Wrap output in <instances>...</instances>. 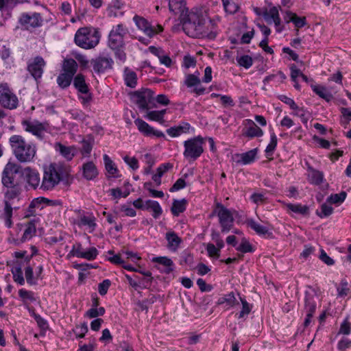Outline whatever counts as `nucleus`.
I'll return each mask as SVG.
<instances>
[{"instance_id":"27","label":"nucleus","mask_w":351,"mask_h":351,"mask_svg":"<svg viewBox=\"0 0 351 351\" xmlns=\"http://www.w3.org/2000/svg\"><path fill=\"white\" fill-rule=\"evenodd\" d=\"M55 149L56 151L59 152L60 154L68 160H72L77 152L75 147H66L60 143H56L55 144Z\"/></svg>"},{"instance_id":"24","label":"nucleus","mask_w":351,"mask_h":351,"mask_svg":"<svg viewBox=\"0 0 351 351\" xmlns=\"http://www.w3.org/2000/svg\"><path fill=\"white\" fill-rule=\"evenodd\" d=\"M185 84L188 87L195 86L193 92L198 95H203L206 90L205 88L199 86L200 84V79L198 75L195 74H189L186 76Z\"/></svg>"},{"instance_id":"7","label":"nucleus","mask_w":351,"mask_h":351,"mask_svg":"<svg viewBox=\"0 0 351 351\" xmlns=\"http://www.w3.org/2000/svg\"><path fill=\"white\" fill-rule=\"evenodd\" d=\"M213 215L218 217L222 232L230 230L234 222L233 210L228 209L221 203H217Z\"/></svg>"},{"instance_id":"35","label":"nucleus","mask_w":351,"mask_h":351,"mask_svg":"<svg viewBox=\"0 0 351 351\" xmlns=\"http://www.w3.org/2000/svg\"><path fill=\"white\" fill-rule=\"evenodd\" d=\"M218 303L219 304H226V306H227L226 307L227 309L239 304V302L237 300L235 295L232 292H231L227 295H225L222 298H220L218 300Z\"/></svg>"},{"instance_id":"54","label":"nucleus","mask_w":351,"mask_h":351,"mask_svg":"<svg viewBox=\"0 0 351 351\" xmlns=\"http://www.w3.org/2000/svg\"><path fill=\"white\" fill-rule=\"evenodd\" d=\"M98 255V250L95 247H91L83 252L82 258L86 259L88 261H93L96 258Z\"/></svg>"},{"instance_id":"61","label":"nucleus","mask_w":351,"mask_h":351,"mask_svg":"<svg viewBox=\"0 0 351 351\" xmlns=\"http://www.w3.org/2000/svg\"><path fill=\"white\" fill-rule=\"evenodd\" d=\"M83 250L81 243H77L74 244L70 251L68 256H76L77 258H82L83 254Z\"/></svg>"},{"instance_id":"39","label":"nucleus","mask_w":351,"mask_h":351,"mask_svg":"<svg viewBox=\"0 0 351 351\" xmlns=\"http://www.w3.org/2000/svg\"><path fill=\"white\" fill-rule=\"evenodd\" d=\"M146 210H151L152 211V216L157 219L162 213V210L159 203L156 201L147 200Z\"/></svg>"},{"instance_id":"58","label":"nucleus","mask_w":351,"mask_h":351,"mask_svg":"<svg viewBox=\"0 0 351 351\" xmlns=\"http://www.w3.org/2000/svg\"><path fill=\"white\" fill-rule=\"evenodd\" d=\"M339 333L343 335H349L351 332V323L349 322V317L347 316L343 322L341 324Z\"/></svg>"},{"instance_id":"42","label":"nucleus","mask_w":351,"mask_h":351,"mask_svg":"<svg viewBox=\"0 0 351 351\" xmlns=\"http://www.w3.org/2000/svg\"><path fill=\"white\" fill-rule=\"evenodd\" d=\"M244 134L250 138L260 137L263 135V132L253 121H251V125L247 128Z\"/></svg>"},{"instance_id":"34","label":"nucleus","mask_w":351,"mask_h":351,"mask_svg":"<svg viewBox=\"0 0 351 351\" xmlns=\"http://www.w3.org/2000/svg\"><path fill=\"white\" fill-rule=\"evenodd\" d=\"M247 226L254 230L259 235H266L269 233V228L264 226L253 219H249L247 221Z\"/></svg>"},{"instance_id":"36","label":"nucleus","mask_w":351,"mask_h":351,"mask_svg":"<svg viewBox=\"0 0 351 351\" xmlns=\"http://www.w3.org/2000/svg\"><path fill=\"white\" fill-rule=\"evenodd\" d=\"M313 90L321 98L327 101H330L332 99V95L324 86L312 85Z\"/></svg>"},{"instance_id":"9","label":"nucleus","mask_w":351,"mask_h":351,"mask_svg":"<svg viewBox=\"0 0 351 351\" xmlns=\"http://www.w3.org/2000/svg\"><path fill=\"white\" fill-rule=\"evenodd\" d=\"M22 125L26 132L32 134L40 140H43L49 131V125L47 123H41L37 120H25L23 121Z\"/></svg>"},{"instance_id":"48","label":"nucleus","mask_w":351,"mask_h":351,"mask_svg":"<svg viewBox=\"0 0 351 351\" xmlns=\"http://www.w3.org/2000/svg\"><path fill=\"white\" fill-rule=\"evenodd\" d=\"M95 307L90 308L86 313V315L89 318H95L98 316H101L105 313V309L104 307L97 308V302L96 301L94 304Z\"/></svg>"},{"instance_id":"46","label":"nucleus","mask_w":351,"mask_h":351,"mask_svg":"<svg viewBox=\"0 0 351 351\" xmlns=\"http://www.w3.org/2000/svg\"><path fill=\"white\" fill-rule=\"evenodd\" d=\"M186 201L185 199L174 200L171 207V212L175 216H178L186 209Z\"/></svg>"},{"instance_id":"29","label":"nucleus","mask_w":351,"mask_h":351,"mask_svg":"<svg viewBox=\"0 0 351 351\" xmlns=\"http://www.w3.org/2000/svg\"><path fill=\"white\" fill-rule=\"evenodd\" d=\"M124 5L125 4L121 0H112L108 8V15L114 17L122 15Z\"/></svg>"},{"instance_id":"43","label":"nucleus","mask_w":351,"mask_h":351,"mask_svg":"<svg viewBox=\"0 0 351 351\" xmlns=\"http://www.w3.org/2000/svg\"><path fill=\"white\" fill-rule=\"evenodd\" d=\"M225 11L230 14H233L236 13L239 8V4L237 0H221Z\"/></svg>"},{"instance_id":"26","label":"nucleus","mask_w":351,"mask_h":351,"mask_svg":"<svg viewBox=\"0 0 351 351\" xmlns=\"http://www.w3.org/2000/svg\"><path fill=\"white\" fill-rule=\"evenodd\" d=\"M83 176L88 180L95 179L98 175V170L93 162L84 163L82 167Z\"/></svg>"},{"instance_id":"22","label":"nucleus","mask_w":351,"mask_h":351,"mask_svg":"<svg viewBox=\"0 0 351 351\" xmlns=\"http://www.w3.org/2000/svg\"><path fill=\"white\" fill-rule=\"evenodd\" d=\"M263 16L268 23L271 24V23H274L276 27L278 28V32L281 31V29L278 28L280 25L281 20L277 7L273 6L269 10L265 9L263 12Z\"/></svg>"},{"instance_id":"23","label":"nucleus","mask_w":351,"mask_h":351,"mask_svg":"<svg viewBox=\"0 0 351 351\" xmlns=\"http://www.w3.org/2000/svg\"><path fill=\"white\" fill-rule=\"evenodd\" d=\"M315 298V294H311L308 292L306 293L305 310L306 313V317L304 321V325L306 326H307L311 322V318L313 317V315L315 311L316 304Z\"/></svg>"},{"instance_id":"41","label":"nucleus","mask_w":351,"mask_h":351,"mask_svg":"<svg viewBox=\"0 0 351 351\" xmlns=\"http://www.w3.org/2000/svg\"><path fill=\"white\" fill-rule=\"evenodd\" d=\"M166 239L168 241V247L171 250H176L181 242L178 235L174 232H169L166 234Z\"/></svg>"},{"instance_id":"50","label":"nucleus","mask_w":351,"mask_h":351,"mask_svg":"<svg viewBox=\"0 0 351 351\" xmlns=\"http://www.w3.org/2000/svg\"><path fill=\"white\" fill-rule=\"evenodd\" d=\"M277 145V137L274 133H272L270 136V142L265 149L267 157L272 156L274 149Z\"/></svg>"},{"instance_id":"16","label":"nucleus","mask_w":351,"mask_h":351,"mask_svg":"<svg viewBox=\"0 0 351 351\" xmlns=\"http://www.w3.org/2000/svg\"><path fill=\"white\" fill-rule=\"evenodd\" d=\"M45 66L44 59L40 56H36L28 62L27 71L36 80H38L42 77Z\"/></svg>"},{"instance_id":"30","label":"nucleus","mask_w":351,"mask_h":351,"mask_svg":"<svg viewBox=\"0 0 351 351\" xmlns=\"http://www.w3.org/2000/svg\"><path fill=\"white\" fill-rule=\"evenodd\" d=\"M308 180L313 184H320L324 180V174L322 171L308 167L307 173Z\"/></svg>"},{"instance_id":"44","label":"nucleus","mask_w":351,"mask_h":351,"mask_svg":"<svg viewBox=\"0 0 351 351\" xmlns=\"http://www.w3.org/2000/svg\"><path fill=\"white\" fill-rule=\"evenodd\" d=\"M293 110V114L300 118L301 121L304 123H306L310 118V112L304 109L303 107H300L296 105L295 108L292 109Z\"/></svg>"},{"instance_id":"53","label":"nucleus","mask_w":351,"mask_h":351,"mask_svg":"<svg viewBox=\"0 0 351 351\" xmlns=\"http://www.w3.org/2000/svg\"><path fill=\"white\" fill-rule=\"evenodd\" d=\"M104 160L105 167H106V171L110 174L114 176L117 172V169L114 166V164L113 163V162L106 154H105L104 156Z\"/></svg>"},{"instance_id":"2","label":"nucleus","mask_w":351,"mask_h":351,"mask_svg":"<svg viewBox=\"0 0 351 351\" xmlns=\"http://www.w3.org/2000/svg\"><path fill=\"white\" fill-rule=\"evenodd\" d=\"M69 176L67 167L60 163H51L44 168L40 189L44 191H52Z\"/></svg>"},{"instance_id":"11","label":"nucleus","mask_w":351,"mask_h":351,"mask_svg":"<svg viewBox=\"0 0 351 351\" xmlns=\"http://www.w3.org/2000/svg\"><path fill=\"white\" fill-rule=\"evenodd\" d=\"M131 98L139 108L143 110L152 108L154 100L153 92L147 88L134 92Z\"/></svg>"},{"instance_id":"57","label":"nucleus","mask_w":351,"mask_h":351,"mask_svg":"<svg viewBox=\"0 0 351 351\" xmlns=\"http://www.w3.org/2000/svg\"><path fill=\"white\" fill-rule=\"evenodd\" d=\"M13 278L14 282H17L20 285H23L25 283V279L23 278V271L21 267H15L12 269Z\"/></svg>"},{"instance_id":"40","label":"nucleus","mask_w":351,"mask_h":351,"mask_svg":"<svg viewBox=\"0 0 351 351\" xmlns=\"http://www.w3.org/2000/svg\"><path fill=\"white\" fill-rule=\"evenodd\" d=\"M152 262L158 263L165 267V272L173 271V261L166 256H158L152 258Z\"/></svg>"},{"instance_id":"8","label":"nucleus","mask_w":351,"mask_h":351,"mask_svg":"<svg viewBox=\"0 0 351 351\" xmlns=\"http://www.w3.org/2000/svg\"><path fill=\"white\" fill-rule=\"evenodd\" d=\"M20 166L14 162L9 161L1 173V182L4 186H13L16 184V176L19 173Z\"/></svg>"},{"instance_id":"18","label":"nucleus","mask_w":351,"mask_h":351,"mask_svg":"<svg viewBox=\"0 0 351 351\" xmlns=\"http://www.w3.org/2000/svg\"><path fill=\"white\" fill-rule=\"evenodd\" d=\"M23 173L25 180L30 188L33 189L39 188L40 189L41 182L38 171L28 167L24 169Z\"/></svg>"},{"instance_id":"5","label":"nucleus","mask_w":351,"mask_h":351,"mask_svg":"<svg viewBox=\"0 0 351 351\" xmlns=\"http://www.w3.org/2000/svg\"><path fill=\"white\" fill-rule=\"evenodd\" d=\"M205 141L206 138L201 136H196L184 141L183 143L184 158L189 162L198 159L204 152Z\"/></svg>"},{"instance_id":"28","label":"nucleus","mask_w":351,"mask_h":351,"mask_svg":"<svg viewBox=\"0 0 351 351\" xmlns=\"http://www.w3.org/2000/svg\"><path fill=\"white\" fill-rule=\"evenodd\" d=\"M184 0H169V10L175 14H180V18L182 14L185 13L186 10H189L185 7Z\"/></svg>"},{"instance_id":"56","label":"nucleus","mask_w":351,"mask_h":351,"mask_svg":"<svg viewBox=\"0 0 351 351\" xmlns=\"http://www.w3.org/2000/svg\"><path fill=\"white\" fill-rule=\"evenodd\" d=\"M241 304H242V309L238 314V318L242 319L247 316L251 311V306L249 303L244 299L240 298Z\"/></svg>"},{"instance_id":"6","label":"nucleus","mask_w":351,"mask_h":351,"mask_svg":"<svg viewBox=\"0 0 351 351\" xmlns=\"http://www.w3.org/2000/svg\"><path fill=\"white\" fill-rule=\"evenodd\" d=\"M99 32L91 27H82L79 29L75 35V44L86 49L94 48L99 41Z\"/></svg>"},{"instance_id":"1","label":"nucleus","mask_w":351,"mask_h":351,"mask_svg":"<svg viewBox=\"0 0 351 351\" xmlns=\"http://www.w3.org/2000/svg\"><path fill=\"white\" fill-rule=\"evenodd\" d=\"M180 20L183 31L189 36L207 37L210 39L216 36L213 23L211 21H207V15L202 8H193L191 10H186Z\"/></svg>"},{"instance_id":"3","label":"nucleus","mask_w":351,"mask_h":351,"mask_svg":"<svg viewBox=\"0 0 351 351\" xmlns=\"http://www.w3.org/2000/svg\"><path fill=\"white\" fill-rule=\"evenodd\" d=\"M9 143L14 156L20 162H29L34 158L36 146L27 143L22 136L12 135L9 139Z\"/></svg>"},{"instance_id":"15","label":"nucleus","mask_w":351,"mask_h":351,"mask_svg":"<svg viewBox=\"0 0 351 351\" xmlns=\"http://www.w3.org/2000/svg\"><path fill=\"white\" fill-rule=\"evenodd\" d=\"M133 20L137 27L143 32L149 38L163 30L161 25H157L156 27L152 26L144 18L139 16H134Z\"/></svg>"},{"instance_id":"19","label":"nucleus","mask_w":351,"mask_h":351,"mask_svg":"<svg viewBox=\"0 0 351 351\" xmlns=\"http://www.w3.org/2000/svg\"><path fill=\"white\" fill-rule=\"evenodd\" d=\"M112 64V59L107 56H99L91 61L93 70L98 73H104L107 69H111Z\"/></svg>"},{"instance_id":"47","label":"nucleus","mask_w":351,"mask_h":351,"mask_svg":"<svg viewBox=\"0 0 351 351\" xmlns=\"http://www.w3.org/2000/svg\"><path fill=\"white\" fill-rule=\"evenodd\" d=\"M73 77L69 74L62 72L58 76L57 83L60 87L65 88L71 84Z\"/></svg>"},{"instance_id":"32","label":"nucleus","mask_w":351,"mask_h":351,"mask_svg":"<svg viewBox=\"0 0 351 351\" xmlns=\"http://www.w3.org/2000/svg\"><path fill=\"white\" fill-rule=\"evenodd\" d=\"M73 85L75 88L80 93H88L89 88L85 81V77L82 74H77L73 80Z\"/></svg>"},{"instance_id":"13","label":"nucleus","mask_w":351,"mask_h":351,"mask_svg":"<svg viewBox=\"0 0 351 351\" xmlns=\"http://www.w3.org/2000/svg\"><path fill=\"white\" fill-rule=\"evenodd\" d=\"M55 205L56 204L53 200H50L47 198L40 197L34 198L29 204L28 207L24 210L23 217L28 219L31 217L35 218L37 215V210H41L43 209V205Z\"/></svg>"},{"instance_id":"37","label":"nucleus","mask_w":351,"mask_h":351,"mask_svg":"<svg viewBox=\"0 0 351 351\" xmlns=\"http://www.w3.org/2000/svg\"><path fill=\"white\" fill-rule=\"evenodd\" d=\"M123 43V38L118 34L110 32L108 38V45L113 49H117L121 47Z\"/></svg>"},{"instance_id":"62","label":"nucleus","mask_w":351,"mask_h":351,"mask_svg":"<svg viewBox=\"0 0 351 351\" xmlns=\"http://www.w3.org/2000/svg\"><path fill=\"white\" fill-rule=\"evenodd\" d=\"M237 62L240 66L245 69H249L253 64L252 58L247 55L242 56L237 59Z\"/></svg>"},{"instance_id":"17","label":"nucleus","mask_w":351,"mask_h":351,"mask_svg":"<svg viewBox=\"0 0 351 351\" xmlns=\"http://www.w3.org/2000/svg\"><path fill=\"white\" fill-rule=\"evenodd\" d=\"M134 124L137 127L138 131L145 136L165 138V135L162 132L155 130L153 127L141 119H136L134 121Z\"/></svg>"},{"instance_id":"51","label":"nucleus","mask_w":351,"mask_h":351,"mask_svg":"<svg viewBox=\"0 0 351 351\" xmlns=\"http://www.w3.org/2000/svg\"><path fill=\"white\" fill-rule=\"evenodd\" d=\"M287 207L289 210L301 215H306L308 210V208L306 206L302 204H289L287 205Z\"/></svg>"},{"instance_id":"4","label":"nucleus","mask_w":351,"mask_h":351,"mask_svg":"<svg viewBox=\"0 0 351 351\" xmlns=\"http://www.w3.org/2000/svg\"><path fill=\"white\" fill-rule=\"evenodd\" d=\"M39 221V218H34L27 223H19L16 225L15 231L18 234L23 229V233L21 237H16L12 232H9L8 241L10 244L18 245L30 240L35 234L36 231V223Z\"/></svg>"},{"instance_id":"25","label":"nucleus","mask_w":351,"mask_h":351,"mask_svg":"<svg viewBox=\"0 0 351 351\" xmlns=\"http://www.w3.org/2000/svg\"><path fill=\"white\" fill-rule=\"evenodd\" d=\"M191 129L193 130L189 123L183 122L177 126L167 129V133L171 137H178L182 134L189 133Z\"/></svg>"},{"instance_id":"31","label":"nucleus","mask_w":351,"mask_h":351,"mask_svg":"<svg viewBox=\"0 0 351 351\" xmlns=\"http://www.w3.org/2000/svg\"><path fill=\"white\" fill-rule=\"evenodd\" d=\"M8 189L5 193V202H10L12 204V202L14 199H19V195L21 194V189L19 184H16L13 186H5Z\"/></svg>"},{"instance_id":"49","label":"nucleus","mask_w":351,"mask_h":351,"mask_svg":"<svg viewBox=\"0 0 351 351\" xmlns=\"http://www.w3.org/2000/svg\"><path fill=\"white\" fill-rule=\"evenodd\" d=\"M19 295L23 302H32L36 300L34 293L31 291L21 289L19 291Z\"/></svg>"},{"instance_id":"45","label":"nucleus","mask_w":351,"mask_h":351,"mask_svg":"<svg viewBox=\"0 0 351 351\" xmlns=\"http://www.w3.org/2000/svg\"><path fill=\"white\" fill-rule=\"evenodd\" d=\"M166 113V110L148 111L145 117L151 121L161 122Z\"/></svg>"},{"instance_id":"38","label":"nucleus","mask_w":351,"mask_h":351,"mask_svg":"<svg viewBox=\"0 0 351 351\" xmlns=\"http://www.w3.org/2000/svg\"><path fill=\"white\" fill-rule=\"evenodd\" d=\"M124 80L125 84L131 88H134L137 84V76L135 72L128 69H125Z\"/></svg>"},{"instance_id":"21","label":"nucleus","mask_w":351,"mask_h":351,"mask_svg":"<svg viewBox=\"0 0 351 351\" xmlns=\"http://www.w3.org/2000/svg\"><path fill=\"white\" fill-rule=\"evenodd\" d=\"M257 148L243 154H234L232 156V160L237 164L247 165L254 161L257 154Z\"/></svg>"},{"instance_id":"60","label":"nucleus","mask_w":351,"mask_h":351,"mask_svg":"<svg viewBox=\"0 0 351 351\" xmlns=\"http://www.w3.org/2000/svg\"><path fill=\"white\" fill-rule=\"evenodd\" d=\"M93 149V143L87 140H83L82 141V149L81 153L84 157H87L90 155Z\"/></svg>"},{"instance_id":"64","label":"nucleus","mask_w":351,"mask_h":351,"mask_svg":"<svg viewBox=\"0 0 351 351\" xmlns=\"http://www.w3.org/2000/svg\"><path fill=\"white\" fill-rule=\"evenodd\" d=\"M341 112L343 118L344 119V120L341 121L342 124L346 127L349 123V121H351V110L347 108H341Z\"/></svg>"},{"instance_id":"63","label":"nucleus","mask_w":351,"mask_h":351,"mask_svg":"<svg viewBox=\"0 0 351 351\" xmlns=\"http://www.w3.org/2000/svg\"><path fill=\"white\" fill-rule=\"evenodd\" d=\"M31 315L35 319L38 326L43 330H46L48 328L47 322L40 317V315L35 313L34 311H30Z\"/></svg>"},{"instance_id":"20","label":"nucleus","mask_w":351,"mask_h":351,"mask_svg":"<svg viewBox=\"0 0 351 351\" xmlns=\"http://www.w3.org/2000/svg\"><path fill=\"white\" fill-rule=\"evenodd\" d=\"M13 207L10 202H5V205L0 210V221L3 226L10 229L13 226Z\"/></svg>"},{"instance_id":"59","label":"nucleus","mask_w":351,"mask_h":351,"mask_svg":"<svg viewBox=\"0 0 351 351\" xmlns=\"http://www.w3.org/2000/svg\"><path fill=\"white\" fill-rule=\"evenodd\" d=\"M25 276L27 282L30 285H36L37 282V278L34 276L33 269L31 267H27L25 269Z\"/></svg>"},{"instance_id":"14","label":"nucleus","mask_w":351,"mask_h":351,"mask_svg":"<svg viewBox=\"0 0 351 351\" xmlns=\"http://www.w3.org/2000/svg\"><path fill=\"white\" fill-rule=\"evenodd\" d=\"M75 223L80 228H85L90 233L94 232L97 227L96 218L93 214L80 210L77 211V219Z\"/></svg>"},{"instance_id":"10","label":"nucleus","mask_w":351,"mask_h":351,"mask_svg":"<svg viewBox=\"0 0 351 351\" xmlns=\"http://www.w3.org/2000/svg\"><path fill=\"white\" fill-rule=\"evenodd\" d=\"M43 22V17L38 12H23L18 20L21 27L27 30L42 26Z\"/></svg>"},{"instance_id":"12","label":"nucleus","mask_w":351,"mask_h":351,"mask_svg":"<svg viewBox=\"0 0 351 351\" xmlns=\"http://www.w3.org/2000/svg\"><path fill=\"white\" fill-rule=\"evenodd\" d=\"M0 104L8 109H14L18 106V98L7 84H0Z\"/></svg>"},{"instance_id":"55","label":"nucleus","mask_w":351,"mask_h":351,"mask_svg":"<svg viewBox=\"0 0 351 351\" xmlns=\"http://www.w3.org/2000/svg\"><path fill=\"white\" fill-rule=\"evenodd\" d=\"M217 245L213 243H208L206 245V251L210 257L217 259L220 256V250Z\"/></svg>"},{"instance_id":"33","label":"nucleus","mask_w":351,"mask_h":351,"mask_svg":"<svg viewBox=\"0 0 351 351\" xmlns=\"http://www.w3.org/2000/svg\"><path fill=\"white\" fill-rule=\"evenodd\" d=\"M77 64L73 59H67L64 61L62 70L63 72L74 76L77 70Z\"/></svg>"},{"instance_id":"52","label":"nucleus","mask_w":351,"mask_h":351,"mask_svg":"<svg viewBox=\"0 0 351 351\" xmlns=\"http://www.w3.org/2000/svg\"><path fill=\"white\" fill-rule=\"evenodd\" d=\"M346 197V193L343 191L338 194L331 195L327 199V202L330 204H339L342 203Z\"/></svg>"}]
</instances>
